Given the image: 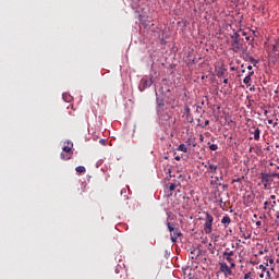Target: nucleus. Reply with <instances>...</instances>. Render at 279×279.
<instances>
[{"mask_svg":"<svg viewBox=\"0 0 279 279\" xmlns=\"http://www.w3.org/2000/svg\"><path fill=\"white\" fill-rule=\"evenodd\" d=\"M230 266L229 268L232 270L234 269V267H236V264H234V259H232L231 262H229Z\"/></svg>","mask_w":279,"mask_h":279,"instance_id":"f3484780","label":"nucleus"},{"mask_svg":"<svg viewBox=\"0 0 279 279\" xmlns=\"http://www.w3.org/2000/svg\"><path fill=\"white\" fill-rule=\"evenodd\" d=\"M222 256H223V258L227 260V263H232V260H234V259L232 258V256H234V252H233V251H231V252H225V253H222Z\"/></svg>","mask_w":279,"mask_h":279,"instance_id":"6e6552de","label":"nucleus"},{"mask_svg":"<svg viewBox=\"0 0 279 279\" xmlns=\"http://www.w3.org/2000/svg\"><path fill=\"white\" fill-rule=\"evenodd\" d=\"M267 279V278H266Z\"/></svg>","mask_w":279,"mask_h":279,"instance_id":"79ce46f5","label":"nucleus"},{"mask_svg":"<svg viewBox=\"0 0 279 279\" xmlns=\"http://www.w3.org/2000/svg\"><path fill=\"white\" fill-rule=\"evenodd\" d=\"M123 193H125V189L121 191V195H123Z\"/></svg>","mask_w":279,"mask_h":279,"instance_id":"72a5a7b5","label":"nucleus"},{"mask_svg":"<svg viewBox=\"0 0 279 279\" xmlns=\"http://www.w3.org/2000/svg\"><path fill=\"white\" fill-rule=\"evenodd\" d=\"M248 71H252V65H247Z\"/></svg>","mask_w":279,"mask_h":279,"instance_id":"7c9ffc66","label":"nucleus"},{"mask_svg":"<svg viewBox=\"0 0 279 279\" xmlns=\"http://www.w3.org/2000/svg\"><path fill=\"white\" fill-rule=\"evenodd\" d=\"M272 206H276V201L272 202Z\"/></svg>","mask_w":279,"mask_h":279,"instance_id":"f704fd0d","label":"nucleus"},{"mask_svg":"<svg viewBox=\"0 0 279 279\" xmlns=\"http://www.w3.org/2000/svg\"><path fill=\"white\" fill-rule=\"evenodd\" d=\"M140 21H143V19L141 17V15H140Z\"/></svg>","mask_w":279,"mask_h":279,"instance_id":"c9c22d12","label":"nucleus"},{"mask_svg":"<svg viewBox=\"0 0 279 279\" xmlns=\"http://www.w3.org/2000/svg\"><path fill=\"white\" fill-rule=\"evenodd\" d=\"M276 263H279V258L276 260Z\"/></svg>","mask_w":279,"mask_h":279,"instance_id":"58836bf2","label":"nucleus"},{"mask_svg":"<svg viewBox=\"0 0 279 279\" xmlns=\"http://www.w3.org/2000/svg\"><path fill=\"white\" fill-rule=\"evenodd\" d=\"M256 226H262L260 220H258V221L256 222Z\"/></svg>","mask_w":279,"mask_h":279,"instance_id":"cd10ccee","label":"nucleus"},{"mask_svg":"<svg viewBox=\"0 0 279 279\" xmlns=\"http://www.w3.org/2000/svg\"><path fill=\"white\" fill-rule=\"evenodd\" d=\"M204 232L205 234H213V223L215 221V217L210 215L209 213H205V219H204Z\"/></svg>","mask_w":279,"mask_h":279,"instance_id":"f03ea898","label":"nucleus"},{"mask_svg":"<svg viewBox=\"0 0 279 279\" xmlns=\"http://www.w3.org/2000/svg\"><path fill=\"white\" fill-rule=\"evenodd\" d=\"M168 230L169 232H171L170 234V240L172 243H178V238L182 236V232H180V230L175 229V227H173V223L168 222Z\"/></svg>","mask_w":279,"mask_h":279,"instance_id":"7ed1b4c3","label":"nucleus"},{"mask_svg":"<svg viewBox=\"0 0 279 279\" xmlns=\"http://www.w3.org/2000/svg\"><path fill=\"white\" fill-rule=\"evenodd\" d=\"M276 147H279V145H276Z\"/></svg>","mask_w":279,"mask_h":279,"instance_id":"a19ab883","label":"nucleus"},{"mask_svg":"<svg viewBox=\"0 0 279 279\" xmlns=\"http://www.w3.org/2000/svg\"><path fill=\"white\" fill-rule=\"evenodd\" d=\"M154 84L151 77H143L140 83V90H145V88H149Z\"/></svg>","mask_w":279,"mask_h":279,"instance_id":"39448f33","label":"nucleus"},{"mask_svg":"<svg viewBox=\"0 0 279 279\" xmlns=\"http://www.w3.org/2000/svg\"><path fill=\"white\" fill-rule=\"evenodd\" d=\"M231 49L236 53V51H239V39L236 38V33L231 35Z\"/></svg>","mask_w":279,"mask_h":279,"instance_id":"423d86ee","label":"nucleus"},{"mask_svg":"<svg viewBox=\"0 0 279 279\" xmlns=\"http://www.w3.org/2000/svg\"><path fill=\"white\" fill-rule=\"evenodd\" d=\"M269 265H274V258L268 259Z\"/></svg>","mask_w":279,"mask_h":279,"instance_id":"393cba45","label":"nucleus"},{"mask_svg":"<svg viewBox=\"0 0 279 279\" xmlns=\"http://www.w3.org/2000/svg\"><path fill=\"white\" fill-rule=\"evenodd\" d=\"M259 278H265V274L262 272V274L259 275Z\"/></svg>","mask_w":279,"mask_h":279,"instance_id":"c85d7f7f","label":"nucleus"},{"mask_svg":"<svg viewBox=\"0 0 279 279\" xmlns=\"http://www.w3.org/2000/svg\"><path fill=\"white\" fill-rule=\"evenodd\" d=\"M226 69L223 66L216 68L217 77H223L226 75Z\"/></svg>","mask_w":279,"mask_h":279,"instance_id":"1a4fd4ad","label":"nucleus"},{"mask_svg":"<svg viewBox=\"0 0 279 279\" xmlns=\"http://www.w3.org/2000/svg\"><path fill=\"white\" fill-rule=\"evenodd\" d=\"M223 84H228V78H225V80H223Z\"/></svg>","mask_w":279,"mask_h":279,"instance_id":"c756f323","label":"nucleus"},{"mask_svg":"<svg viewBox=\"0 0 279 279\" xmlns=\"http://www.w3.org/2000/svg\"><path fill=\"white\" fill-rule=\"evenodd\" d=\"M219 267H220V272L223 274L226 278H228V276H232V270L230 269V266L226 264V262H220Z\"/></svg>","mask_w":279,"mask_h":279,"instance_id":"20e7f679","label":"nucleus"},{"mask_svg":"<svg viewBox=\"0 0 279 279\" xmlns=\"http://www.w3.org/2000/svg\"><path fill=\"white\" fill-rule=\"evenodd\" d=\"M169 190H170V191H175V184H174V183H170Z\"/></svg>","mask_w":279,"mask_h":279,"instance_id":"a211bd4d","label":"nucleus"},{"mask_svg":"<svg viewBox=\"0 0 279 279\" xmlns=\"http://www.w3.org/2000/svg\"><path fill=\"white\" fill-rule=\"evenodd\" d=\"M205 123H206V125H208V121H206Z\"/></svg>","mask_w":279,"mask_h":279,"instance_id":"e433bc0d","label":"nucleus"},{"mask_svg":"<svg viewBox=\"0 0 279 279\" xmlns=\"http://www.w3.org/2000/svg\"><path fill=\"white\" fill-rule=\"evenodd\" d=\"M73 157V142H64L62 151H61V158L62 160H71Z\"/></svg>","mask_w":279,"mask_h":279,"instance_id":"f257e3e1","label":"nucleus"},{"mask_svg":"<svg viewBox=\"0 0 279 279\" xmlns=\"http://www.w3.org/2000/svg\"><path fill=\"white\" fill-rule=\"evenodd\" d=\"M209 149H210L211 151H217V150L219 149V146H217V144H210V145H209Z\"/></svg>","mask_w":279,"mask_h":279,"instance_id":"dca6fc26","label":"nucleus"},{"mask_svg":"<svg viewBox=\"0 0 279 279\" xmlns=\"http://www.w3.org/2000/svg\"><path fill=\"white\" fill-rule=\"evenodd\" d=\"M199 141H201V143H204V135H199Z\"/></svg>","mask_w":279,"mask_h":279,"instance_id":"5701e85b","label":"nucleus"},{"mask_svg":"<svg viewBox=\"0 0 279 279\" xmlns=\"http://www.w3.org/2000/svg\"><path fill=\"white\" fill-rule=\"evenodd\" d=\"M174 160H180V156L174 157Z\"/></svg>","mask_w":279,"mask_h":279,"instance_id":"2f4dec72","label":"nucleus"},{"mask_svg":"<svg viewBox=\"0 0 279 279\" xmlns=\"http://www.w3.org/2000/svg\"><path fill=\"white\" fill-rule=\"evenodd\" d=\"M252 75H254V71H253V70H250L246 76H247V77H252Z\"/></svg>","mask_w":279,"mask_h":279,"instance_id":"6ab92c4d","label":"nucleus"},{"mask_svg":"<svg viewBox=\"0 0 279 279\" xmlns=\"http://www.w3.org/2000/svg\"><path fill=\"white\" fill-rule=\"evenodd\" d=\"M270 199H276V195H270Z\"/></svg>","mask_w":279,"mask_h":279,"instance_id":"bb28decb","label":"nucleus"},{"mask_svg":"<svg viewBox=\"0 0 279 279\" xmlns=\"http://www.w3.org/2000/svg\"><path fill=\"white\" fill-rule=\"evenodd\" d=\"M275 93H278V90H275Z\"/></svg>","mask_w":279,"mask_h":279,"instance_id":"ea45409f","label":"nucleus"},{"mask_svg":"<svg viewBox=\"0 0 279 279\" xmlns=\"http://www.w3.org/2000/svg\"><path fill=\"white\" fill-rule=\"evenodd\" d=\"M230 216H225L221 219V223H223L225 228H228V226H230Z\"/></svg>","mask_w":279,"mask_h":279,"instance_id":"ddd939ff","label":"nucleus"},{"mask_svg":"<svg viewBox=\"0 0 279 279\" xmlns=\"http://www.w3.org/2000/svg\"><path fill=\"white\" fill-rule=\"evenodd\" d=\"M204 167H207V172L208 173H217V165H213L210 162H207V165H205L203 162Z\"/></svg>","mask_w":279,"mask_h":279,"instance_id":"0eeeda50","label":"nucleus"},{"mask_svg":"<svg viewBox=\"0 0 279 279\" xmlns=\"http://www.w3.org/2000/svg\"><path fill=\"white\" fill-rule=\"evenodd\" d=\"M99 143H101V145H106V140H100Z\"/></svg>","mask_w":279,"mask_h":279,"instance_id":"a878e982","label":"nucleus"},{"mask_svg":"<svg viewBox=\"0 0 279 279\" xmlns=\"http://www.w3.org/2000/svg\"><path fill=\"white\" fill-rule=\"evenodd\" d=\"M252 134L254 136V141H258L260 138V129H254Z\"/></svg>","mask_w":279,"mask_h":279,"instance_id":"f8f14e48","label":"nucleus"},{"mask_svg":"<svg viewBox=\"0 0 279 279\" xmlns=\"http://www.w3.org/2000/svg\"><path fill=\"white\" fill-rule=\"evenodd\" d=\"M259 268L263 269V271H267V268L263 265H259Z\"/></svg>","mask_w":279,"mask_h":279,"instance_id":"412c9836","label":"nucleus"},{"mask_svg":"<svg viewBox=\"0 0 279 279\" xmlns=\"http://www.w3.org/2000/svg\"><path fill=\"white\" fill-rule=\"evenodd\" d=\"M243 82L246 84V86H251L252 85V77L251 76H245Z\"/></svg>","mask_w":279,"mask_h":279,"instance_id":"2eb2a0df","label":"nucleus"},{"mask_svg":"<svg viewBox=\"0 0 279 279\" xmlns=\"http://www.w3.org/2000/svg\"><path fill=\"white\" fill-rule=\"evenodd\" d=\"M75 171L77 173H85L86 172V168L84 166H78L75 168Z\"/></svg>","mask_w":279,"mask_h":279,"instance_id":"4468645a","label":"nucleus"},{"mask_svg":"<svg viewBox=\"0 0 279 279\" xmlns=\"http://www.w3.org/2000/svg\"><path fill=\"white\" fill-rule=\"evenodd\" d=\"M272 178H278V180H279V172L278 173H272Z\"/></svg>","mask_w":279,"mask_h":279,"instance_id":"b1692460","label":"nucleus"},{"mask_svg":"<svg viewBox=\"0 0 279 279\" xmlns=\"http://www.w3.org/2000/svg\"><path fill=\"white\" fill-rule=\"evenodd\" d=\"M269 206V202H265L264 203V208H265V210H267V207Z\"/></svg>","mask_w":279,"mask_h":279,"instance_id":"aec40b11","label":"nucleus"},{"mask_svg":"<svg viewBox=\"0 0 279 279\" xmlns=\"http://www.w3.org/2000/svg\"><path fill=\"white\" fill-rule=\"evenodd\" d=\"M178 151H183V154L189 153V147L185 144H180L179 147L177 148Z\"/></svg>","mask_w":279,"mask_h":279,"instance_id":"9b49d317","label":"nucleus"},{"mask_svg":"<svg viewBox=\"0 0 279 279\" xmlns=\"http://www.w3.org/2000/svg\"><path fill=\"white\" fill-rule=\"evenodd\" d=\"M277 241H279V234H278Z\"/></svg>","mask_w":279,"mask_h":279,"instance_id":"4c0bfd02","label":"nucleus"},{"mask_svg":"<svg viewBox=\"0 0 279 279\" xmlns=\"http://www.w3.org/2000/svg\"><path fill=\"white\" fill-rule=\"evenodd\" d=\"M266 276H267V278H271V272H269V270H267Z\"/></svg>","mask_w":279,"mask_h":279,"instance_id":"4be33fe9","label":"nucleus"},{"mask_svg":"<svg viewBox=\"0 0 279 279\" xmlns=\"http://www.w3.org/2000/svg\"><path fill=\"white\" fill-rule=\"evenodd\" d=\"M123 193H125V189L121 191V195H123Z\"/></svg>","mask_w":279,"mask_h":279,"instance_id":"473e14b6","label":"nucleus"},{"mask_svg":"<svg viewBox=\"0 0 279 279\" xmlns=\"http://www.w3.org/2000/svg\"><path fill=\"white\" fill-rule=\"evenodd\" d=\"M62 98H63V101H66V104H71V101H73V96L66 93L62 95Z\"/></svg>","mask_w":279,"mask_h":279,"instance_id":"9d476101","label":"nucleus"}]
</instances>
